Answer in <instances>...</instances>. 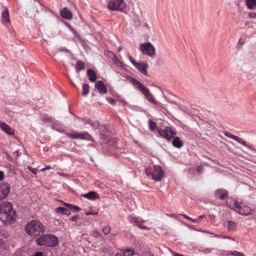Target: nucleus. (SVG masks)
<instances>
[{
    "instance_id": "obj_1",
    "label": "nucleus",
    "mask_w": 256,
    "mask_h": 256,
    "mask_svg": "<svg viewBox=\"0 0 256 256\" xmlns=\"http://www.w3.org/2000/svg\"><path fill=\"white\" fill-rule=\"evenodd\" d=\"M16 212L12 204L8 202H3L0 204V220L6 224H12L16 220Z\"/></svg>"
},
{
    "instance_id": "obj_2",
    "label": "nucleus",
    "mask_w": 256,
    "mask_h": 256,
    "mask_svg": "<svg viewBox=\"0 0 256 256\" xmlns=\"http://www.w3.org/2000/svg\"><path fill=\"white\" fill-rule=\"evenodd\" d=\"M24 229L28 235L36 237L42 234L46 228L40 221L32 220L26 225Z\"/></svg>"
},
{
    "instance_id": "obj_3",
    "label": "nucleus",
    "mask_w": 256,
    "mask_h": 256,
    "mask_svg": "<svg viewBox=\"0 0 256 256\" xmlns=\"http://www.w3.org/2000/svg\"><path fill=\"white\" fill-rule=\"evenodd\" d=\"M127 80L133 84L136 88L138 89L144 96L148 101L153 104H158V102L154 99L149 89L142 83L130 76H127Z\"/></svg>"
},
{
    "instance_id": "obj_4",
    "label": "nucleus",
    "mask_w": 256,
    "mask_h": 256,
    "mask_svg": "<svg viewBox=\"0 0 256 256\" xmlns=\"http://www.w3.org/2000/svg\"><path fill=\"white\" fill-rule=\"evenodd\" d=\"M36 242L38 246L54 247L58 244V238L54 234H44L36 239Z\"/></svg>"
},
{
    "instance_id": "obj_5",
    "label": "nucleus",
    "mask_w": 256,
    "mask_h": 256,
    "mask_svg": "<svg viewBox=\"0 0 256 256\" xmlns=\"http://www.w3.org/2000/svg\"><path fill=\"white\" fill-rule=\"evenodd\" d=\"M230 207L241 215L248 216L251 214L252 211L248 206L242 202L240 203L236 200L234 201V204L230 206Z\"/></svg>"
},
{
    "instance_id": "obj_6",
    "label": "nucleus",
    "mask_w": 256,
    "mask_h": 256,
    "mask_svg": "<svg viewBox=\"0 0 256 256\" xmlns=\"http://www.w3.org/2000/svg\"><path fill=\"white\" fill-rule=\"evenodd\" d=\"M126 6L124 0H111L108 2V8L112 11L122 12Z\"/></svg>"
},
{
    "instance_id": "obj_7",
    "label": "nucleus",
    "mask_w": 256,
    "mask_h": 256,
    "mask_svg": "<svg viewBox=\"0 0 256 256\" xmlns=\"http://www.w3.org/2000/svg\"><path fill=\"white\" fill-rule=\"evenodd\" d=\"M159 135L168 140H171L176 134V132L172 127L166 126L164 128H160L158 131Z\"/></svg>"
},
{
    "instance_id": "obj_8",
    "label": "nucleus",
    "mask_w": 256,
    "mask_h": 256,
    "mask_svg": "<svg viewBox=\"0 0 256 256\" xmlns=\"http://www.w3.org/2000/svg\"><path fill=\"white\" fill-rule=\"evenodd\" d=\"M140 50L143 54L150 56H152L155 53V48L150 42L142 44L140 46Z\"/></svg>"
},
{
    "instance_id": "obj_9",
    "label": "nucleus",
    "mask_w": 256,
    "mask_h": 256,
    "mask_svg": "<svg viewBox=\"0 0 256 256\" xmlns=\"http://www.w3.org/2000/svg\"><path fill=\"white\" fill-rule=\"evenodd\" d=\"M128 59L134 64L135 68L138 69L140 72L144 74L145 76L148 75L146 71V69L148 68V64H147L144 62L141 63L136 62V61L130 56H128Z\"/></svg>"
},
{
    "instance_id": "obj_10",
    "label": "nucleus",
    "mask_w": 256,
    "mask_h": 256,
    "mask_svg": "<svg viewBox=\"0 0 256 256\" xmlns=\"http://www.w3.org/2000/svg\"><path fill=\"white\" fill-rule=\"evenodd\" d=\"M164 172L162 167L158 165L154 166V170L152 173V178L154 181H160L163 178Z\"/></svg>"
},
{
    "instance_id": "obj_11",
    "label": "nucleus",
    "mask_w": 256,
    "mask_h": 256,
    "mask_svg": "<svg viewBox=\"0 0 256 256\" xmlns=\"http://www.w3.org/2000/svg\"><path fill=\"white\" fill-rule=\"evenodd\" d=\"M10 185L6 182L0 184V201L6 198L10 193Z\"/></svg>"
},
{
    "instance_id": "obj_12",
    "label": "nucleus",
    "mask_w": 256,
    "mask_h": 256,
    "mask_svg": "<svg viewBox=\"0 0 256 256\" xmlns=\"http://www.w3.org/2000/svg\"><path fill=\"white\" fill-rule=\"evenodd\" d=\"M224 135L226 136L231 138L232 140L238 142V143H240L241 144H242V146L248 148L252 149L251 146H250L246 144V142L243 139L241 138H240L238 136H234L230 132H224Z\"/></svg>"
},
{
    "instance_id": "obj_13",
    "label": "nucleus",
    "mask_w": 256,
    "mask_h": 256,
    "mask_svg": "<svg viewBox=\"0 0 256 256\" xmlns=\"http://www.w3.org/2000/svg\"><path fill=\"white\" fill-rule=\"evenodd\" d=\"M128 220L130 223L134 224L140 229L146 230H150L148 227L144 226L140 224V222H142V220H140L138 218L130 216H128Z\"/></svg>"
},
{
    "instance_id": "obj_14",
    "label": "nucleus",
    "mask_w": 256,
    "mask_h": 256,
    "mask_svg": "<svg viewBox=\"0 0 256 256\" xmlns=\"http://www.w3.org/2000/svg\"><path fill=\"white\" fill-rule=\"evenodd\" d=\"M95 88L98 90L99 93L101 94H104L108 92L106 85L102 80H98L96 82L95 84Z\"/></svg>"
},
{
    "instance_id": "obj_15",
    "label": "nucleus",
    "mask_w": 256,
    "mask_h": 256,
    "mask_svg": "<svg viewBox=\"0 0 256 256\" xmlns=\"http://www.w3.org/2000/svg\"><path fill=\"white\" fill-rule=\"evenodd\" d=\"M215 196L220 200H224L228 197V192L224 189H217L214 192Z\"/></svg>"
},
{
    "instance_id": "obj_16",
    "label": "nucleus",
    "mask_w": 256,
    "mask_h": 256,
    "mask_svg": "<svg viewBox=\"0 0 256 256\" xmlns=\"http://www.w3.org/2000/svg\"><path fill=\"white\" fill-rule=\"evenodd\" d=\"M2 17V22L6 26L10 22V20L9 18V13L8 10L7 8H5L4 10L2 12L1 14Z\"/></svg>"
},
{
    "instance_id": "obj_17",
    "label": "nucleus",
    "mask_w": 256,
    "mask_h": 256,
    "mask_svg": "<svg viewBox=\"0 0 256 256\" xmlns=\"http://www.w3.org/2000/svg\"><path fill=\"white\" fill-rule=\"evenodd\" d=\"M81 196L90 200H95L100 198V195L94 191H91L82 194Z\"/></svg>"
},
{
    "instance_id": "obj_18",
    "label": "nucleus",
    "mask_w": 256,
    "mask_h": 256,
    "mask_svg": "<svg viewBox=\"0 0 256 256\" xmlns=\"http://www.w3.org/2000/svg\"><path fill=\"white\" fill-rule=\"evenodd\" d=\"M0 128L8 134L12 135L14 133L13 130L4 122H0Z\"/></svg>"
},
{
    "instance_id": "obj_19",
    "label": "nucleus",
    "mask_w": 256,
    "mask_h": 256,
    "mask_svg": "<svg viewBox=\"0 0 256 256\" xmlns=\"http://www.w3.org/2000/svg\"><path fill=\"white\" fill-rule=\"evenodd\" d=\"M60 14L63 18L70 20L72 18V14L71 12L66 8H64L60 11Z\"/></svg>"
},
{
    "instance_id": "obj_20",
    "label": "nucleus",
    "mask_w": 256,
    "mask_h": 256,
    "mask_svg": "<svg viewBox=\"0 0 256 256\" xmlns=\"http://www.w3.org/2000/svg\"><path fill=\"white\" fill-rule=\"evenodd\" d=\"M172 144L174 147L178 148H181L184 144L183 142L180 140V138L178 136H174L173 138Z\"/></svg>"
},
{
    "instance_id": "obj_21",
    "label": "nucleus",
    "mask_w": 256,
    "mask_h": 256,
    "mask_svg": "<svg viewBox=\"0 0 256 256\" xmlns=\"http://www.w3.org/2000/svg\"><path fill=\"white\" fill-rule=\"evenodd\" d=\"M55 212L57 214H66V216H70L71 214V212L69 210L62 206L58 207L56 208Z\"/></svg>"
},
{
    "instance_id": "obj_22",
    "label": "nucleus",
    "mask_w": 256,
    "mask_h": 256,
    "mask_svg": "<svg viewBox=\"0 0 256 256\" xmlns=\"http://www.w3.org/2000/svg\"><path fill=\"white\" fill-rule=\"evenodd\" d=\"M92 137L88 132H78V139L85 140L89 141H91Z\"/></svg>"
},
{
    "instance_id": "obj_23",
    "label": "nucleus",
    "mask_w": 256,
    "mask_h": 256,
    "mask_svg": "<svg viewBox=\"0 0 256 256\" xmlns=\"http://www.w3.org/2000/svg\"><path fill=\"white\" fill-rule=\"evenodd\" d=\"M87 75L89 78V80L92 82H94L96 80V76L94 72L92 69H88L87 70Z\"/></svg>"
},
{
    "instance_id": "obj_24",
    "label": "nucleus",
    "mask_w": 256,
    "mask_h": 256,
    "mask_svg": "<svg viewBox=\"0 0 256 256\" xmlns=\"http://www.w3.org/2000/svg\"><path fill=\"white\" fill-rule=\"evenodd\" d=\"M245 4L249 10H254L256 8V0H246Z\"/></svg>"
},
{
    "instance_id": "obj_25",
    "label": "nucleus",
    "mask_w": 256,
    "mask_h": 256,
    "mask_svg": "<svg viewBox=\"0 0 256 256\" xmlns=\"http://www.w3.org/2000/svg\"><path fill=\"white\" fill-rule=\"evenodd\" d=\"M52 128L61 133H63L65 132V128L62 125L59 124H54L52 126Z\"/></svg>"
},
{
    "instance_id": "obj_26",
    "label": "nucleus",
    "mask_w": 256,
    "mask_h": 256,
    "mask_svg": "<svg viewBox=\"0 0 256 256\" xmlns=\"http://www.w3.org/2000/svg\"><path fill=\"white\" fill-rule=\"evenodd\" d=\"M66 26H68L69 30L72 32L75 38L77 39L78 40H82L80 35L78 34V32H76L74 30V29L72 28V26L70 24L67 23Z\"/></svg>"
},
{
    "instance_id": "obj_27",
    "label": "nucleus",
    "mask_w": 256,
    "mask_h": 256,
    "mask_svg": "<svg viewBox=\"0 0 256 256\" xmlns=\"http://www.w3.org/2000/svg\"><path fill=\"white\" fill-rule=\"evenodd\" d=\"M112 60L113 64H114L116 66L122 69H123L124 68L123 63L121 61H120L116 56Z\"/></svg>"
},
{
    "instance_id": "obj_28",
    "label": "nucleus",
    "mask_w": 256,
    "mask_h": 256,
    "mask_svg": "<svg viewBox=\"0 0 256 256\" xmlns=\"http://www.w3.org/2000/svg\"><path fill=\"white\" fill-rule=\"evenodd\" d=\"M228 230L229 232L234 231L236 228V223L232 220H228Z\"/></svg>"
},
{
    "instance_id": "obj_29",
    "label": "nucleus",
    "mask_w": 256,
    "mask_h": 256,
    "mask_svg": "<svg viewBox=\"0 0 256 256\" xmlns=\"http://www.w3.org/2000/svg\"><path fill=\"white\" fill-rule=\"evenodd\" d=\"M84 68V63L82 60H78L76 62V69L77 72H80Z\"/></svg>"
},
{
    "instance_id": "obj_30",
    "label": "nucleus",
    "mask_w": 256,
    "mask_h": 256,
    "mask_svg": "<svg viewBox=\"0 0 256 256\" xmlns=\"http://www.w3.org/2000/svg\"><path fill=\"white\" fill-rule=\"evenodd\" d=\"M134 254L139 255L137 253H134V250L131 248L126 249L124 252V256H133Z\"/></svg>"
},
{
    "instance_id": "obj_31",
    "label": "nucleus",
    "mask_w": 256,
    "mask_h": 256,
    "mask_svg": "<svg viewBox=\"0 0 256 256\" xmlns=\"http://www.w3.org/2000/svg\"><path fill=\"white\" fill-rule=\"evenodd\" d=\"M66 135L72 139H78V132L76 131H72L71 132H66Z\"/></svg>"
},
{
    "instance_id": "obj_32",
    "label": "nucleus",
    "mask_w": 256,
    "mask_h": 256,
    "mask_svg": "<svg viewBox=\"0 0 256 256\" xmlns=\"http://www.w3.org/2000/svg\"><path fill=\"white\" fill-rule=\"evenodd\" d=\"M90 86L88 84H84L82 86V95L86 96L89 92Z\"/></svg>"
},
{
    "instance_id": "obj_33",
    "label": "nucleus",
    "mask_w": 256,
    "mask_h": 256,
    "mask_svg": "<svg viewBox=\"0 0 256 256\" xmlns=\"http://www.w3.org/2000/svg\"><path fill=\"white\" fill-rule=\"evenodd\" d=\"M88 124H90L92 128L94 130L98 129L100 126L99 122L96 120H95V121L89 120Z\"/></svg>"
},
{
    "instance_id": "obj_34",
    "label": "nucleus",
    "mask_w": 256,
    "mask_h": 256,
    "mask_svg": "<svg viewBox=\"0 0 256 256\" xmlns=\"http://www.w3.org/2000/svg\"><path fill=\"white\" fill-rule=\"evenodd\" d=\"M149 127L152 131H154L157 128V124L156 122H153L152 120L149 121Z\"/></svg>"
},
{
    "instance_id": "obj_35",
    "label": "nucleus",
    "mask_w": 256,
    "mask_h": 256,
    "mask_svg": "<svg viewBox=\"0 0 256 256\" xmlns=\"http://www.w3.org/2000/svg\"><path fill=\"white\" fill-rule=\"evenodd\" d=\"M104 54L106 56H107L108 58H111L112 60L116 56V55L114 54L110 50L106 51L104 52Z\"/></svg>"
},
{
    "instance_id": "obj_36",
    "label": "nucleus",
    "mask_w": 256,
    "mask_h": 256,
    "mask_svg": "<svg viewBox=\"0 0 256 256\" xmlns=\"http://www.w3.org/2000/svg\"><path fill=\"white\" fill-rule=\"evenodd\" d=\"M110 227L109 226H106L102 228V232L106 235L110 232Z\"/></svg>"
},
{
    "instance_id": "obj_37",
    "label": "nucleus",
    "mask_w": 256,
    "mask_h": 256,
    "mask_svg": "<svg viewBox=\"0 0 256 256\" xmlns=\"http://www.w3.org/2000/svg\"><path fill=\"white\" fill-rule=\"evenodd\" d=\"M184 218H186L192 222H196V223H198V220H196V218H195V219H193L191 218H190V216H188L186 214H182Z\"/></svg>"
},
{
    "instance_id": "obj_38",
    "label": "nucleus",
    "mask_w": 256,
    "mask_h": 256,
    "mask_svg": "<svg viewBox=\"0 0 256 256\" xmlns=\"http://www.w3.org/2000/svg\"><path fill=\"white\" fill-rule=\"evenodd\" d=\"M7 168L8 169V172L12 174H14V170L12 166L9 164L7 165Z\"/></svg>"
},
{
    "instance_id": "obj_39",
    "label": "nucleus",
    "mask_w": 256,
    "mask_h": 256,
    "mask_svg": "<svg viewBox=\"0 0 256 256\" xmlns=\"http://www.w3.org/2000/svg\"><path fill=\"white\" fill-rule=\"evenodd\" d=\"M107 101L112 105H114L116 104V100L112 98H107Z\"/></svg>"
},
{
    "instance_id": "obj_40",
    "label": "nucleus",
    "mask_w": 256,
    "mask_h": 256,
    "mask_svg": "<svg viewBox=\"0 0 256 256\" xmlns=\"http://www.w3.org/2000/svg\"><path fill=\"white\" fill-rule=\"evenodd\" d=\"M28 169L30 171L32 174H36V168H32V167L28 166Z\"/></svg>"
},
{
    "instance_id": "obj_41",
    "label": "nucleus",
    "mask_w": 256,
    "mask_h": 256,
    "mask_svg": "<svg viewBox=\"0 0 256 256\" xmlns=\"http://www.w3.org/2000/svg\"><path fill=\"white\" fill-rule=\"evenodd\" d=\"M92 236L95 238H98L100 236L101 234L97 230H94L92 232Z\"/></svg>"
},
{
    "instance_id": "obj_42",
    "label": "nucleus",
    "mask_w": 256,
    "mask_h": 256,
    "mask_svg": "<svg viewBox=\"0 0 256 256\" xmlns=\"http://www.w3.org/2000/svg\"><path fill=\"white\" fill-rule=\"evenodd\" d=\"M141 256H154V255L150 252L147 251L144 252Z\"/></svg>"
},
{
    "instance_id": "obj_43",
    "label": "nucleus",
    "mask_w": 256,
    "mask_h": 256,
    "mask_svg": "<svg viewBox=\"0 0 256 256\" xmlns=\"http://www.w3.org/2000/svg\"><path fill=\"white\" fill-rule=\"evenodd\" d=\"M248 16L251 18H256V13L254 12H250L248 14Z\"/></svg>"
},
{
    "instance_id": "obj_44",
    "label": "nucleus",
    "mask_w": 256,
    "mask_h": 256,
    "mask_svg": "<svg viewBox=\"0 0 256 256\" xmlns=\"http://www.w3.org/2000/svg\"><path fill=\"white\" fill-rule=\"evenodd\" d=\"M79 218H80L78 214H76V215H74V216H72L70 218V220L72 222H76Z\"/></svg>"
},
{
    "instance_id": "obj_45",
    "label": "nucleus",
    "mask_w": 256,
    "mask_h": 256,
    "mask_svg": "<svg viewBox=\"0 0 256 256\" xmlns=\"http://www.w3.org/2000/svg\"><path fill=\"white\" fill-rule=\"evenodd\" d=\"M145 172H146V174L148 176H152V172L150 171V170L148 168H145Z\"/></svg>"
},
{
    "instance_id": "obj_46",
    "label": "nucleus",
    "mask_w": 256,
    "mask_h": 256,
    "mask_svg": "<svg viewBox=\"0 0 256 256\" xmlns=\"http://www.w3.org/2000/svg\"><path fill=\"white\" fill-rule=\"evenodd\" d=\"M196 170L199 173H202L203 171V167L202 166H199L197 167Z\"/></svg>"
},
{
    "instance_id": "obj_47",
    "label": "nucleus",
    "mask_w": 256,
    "mask_h": 256,
    "mask_svg": "<svg viewBox=\"0 0 256 256\" xmlns=\"http://www.w3.org/2000/svg\"><path fill=\"white\" fill-rule=\"evenodd\" d=\"M4 174L3 171L0 170V181L2 180L4 178Z\"/></svg>"
},
{
    "instance_id": "obj_48",
    "label": "nucleus",
    "mask_w": 256,
    "mask_h": 256,
    "mask_svg": "<svg viewBox=\"0 0 256 256\" xmlns=\"http://www.w3.org/2000/svg\"><path fill=\"white\" fill-rule=\"evenodd\" d=\"M32 256H42V252H36Z\"/></svg>"
},
{
    "instance_id": "obj_49",
    "label": "nucleus",
    "mask_w": 256,
    "mask_h": 256,
    "mask_svg": "<svg viewBox=\"0 0 256 256\" xmlns=\"http://www.w3.org/2000/svg\"><path fill=\"white\" fill-rule=\"evenodd\" d=\"M72 209L75 210L76 212H78L80 210V208L79 206L75 205H74Z\"/></svg>"
},
{
    "instance_id": "obj_50",
    "label": "nucleus",
    "mask_w": 256,
    "mask_h": 256,
    "mask_svg": "<svg viewBox=\"0 0 256 256\" xmlns=\"http://www.w3.org/2000/svg\"><path fill=\"white\" fill-rule=\"evenodd\" d=\"M51 168H52L50 167V166H47L45 168H42L41 171L44 172V171H45L46 170H50Z\"/></svg>"
},
{
    "instance_id": "obj_51",
    "label": "nucleus",
    "mask_w": 256,
    "mask_h": 256,
    "mask_svg": "<svg viewBox=\"0 0 256 256\" xmlns=\"http://www.w3.org/2000/svg\"><path fill=\"white\" fill-rule=\"evenodd\" d=\"M4 244V241L3 239L0 238V247H2Z\"/></svg>"
},
{
    "instance_id": "obj_52",
    "label": "nucleus",
    "mask_w": 256,
    "mask_h": 256,
    "mask_svg": "<svg viewBox=\"0 0 256 256\" xmlns=\"http://www.w3.org/2000/svg\"><path fill=\"white\" fill-rule=\"evenodd\" d=\"M60 50L61 51H64V52H70L69 50H68L66 48H64V47L61 48H60Z\"/></svg>"
},
{
    "instance_id": "obj_53",
    "label": "nucleus",
    "mask_w": 256,
    "mask_h": 256,
    "mask_svg": "<svg viewBox=\"0 0 256 256\" xmlns=\"http://www.w3.org/2000/svg\"><path fill=\"white\" fill-rule=\"evenodd\" d=\"M204 217V215H201L198 218H196V220H198V222H199L200 221V220Z\"/></svg>"
},
{
    "instance_id": "obj_54",
    "label": "nucleus",
    "mask_w": 256,
    "mask_h": 256,
    "mask_svg": "<svg viewBox=\"0 0 256 256\" xmlns=\"http://www.w3.org/2000/svg\"><path fill=\"white\" fill-rule=\"evenodd\" d=\"M224 238L230 239V240H234V238H231L230 236H224Z\"/></svg>"
},
{
    "instance_id": "obj_55",
    "label": "nucleus",
    "mask_w": 256,
    "mask_h": 256,
    "mask_svg": "<svg viewBox=\"0 0 256 256\" xmlns=\"http://www.w3.org/2000/svg\"><path fill=\"white\" fill-rule=\"evenodd\" d=\"M73 206H74V205L68 204L66 206L69 208L70 209H72Z\"/></svg>"
},
{
    "instance_id": "obj_56",
    "label": "nucleus",
    "mask_w": 256,
    "mask_h": 256,
    "mask_svg": "<svg viewBox=\"0 0 256 256\" xmlns=\"http://www.w3.org/2000/svg\"><path fill=\"white\" fill-rule=\"evenodd\" d=\"M73 206H74V205L68 204L66 206L69 208L70 209H72Z\"/></svg>"
},
{
    "instance_id": "obj_57",
    "label": "nucleus",
    "mask_w": 256,
    "mask_h": 256,
    "mask_svg": "<svg viewBox=\"0 0 256 256\" xmlns=\"http://www.w3.org/2000/svg\"><path fill=\"white\" fill-rule=\"evenodd\" d=\"M69 111H70V114H73L74 116H76V117L78 118V119H82L76 116V115H75L74 114H73V113L72 112V111H70V109L69 110Z\"/></svg>"
},
{
    "instance_id": "obj_58",
    "label": "nucleus",
    "mask_w": 256,
    "mask_h": 256,
    "mask_svg": "<svg viewBox=\"0 0 256 256\" xmlns=\"http://www.w3.org/2000/svg\"><path fill=\"white\" fill-rule=\"evenodd\" d=\"M206 252H211V250L210 249V248H208L206 250Z\"/></svg>"
},
{
    "instance_id": "obj_59",
    "label": "nucleus",
    "mask_w": 256,
    "mask_h": 256,
    "mask_svg": "<svg viewBox=\"0 0 256 256\" xmlns=\"http://www.w3.org/2000/svg\"><path fill=\"white\" fill-rule=\"evenodd\" d=\"M114 256H122L121 254H116Z\"/></svg>"
},
{
    "instance_id": "obj_60",
    "label": "nucleus",
    "mask_w": 256,
    "mask_h": 256,
    "mask_svg": "<svg viewBox=\"0 0 256 256\" xmlns=\"http://www.w3.org/2000/svg\"><path fill=\"white\" fill-rule=\"evenodd\" d=\"M127 104H128L127 102H124V106H126V105H127Z\"/></svg>"
},
{
    "instance_id": "obj_61",
    "label": "nucleus",
    "mask_w": 256,
    "mask_h": 256,
    "mask_svg": "<svg viewBox=\"0 0 256 256\" xmlns=\"http://www.w3.org/2000/svg\"><path fill=\"white\" fill-rule=\"evenodd\" d=\"M63 204H64V206H67V205H68V203H66V202H63Z\"/></svg>"
},
{
    "instance_id": "obj_62",
    "label": "nucleus",
    "mask_w": 256,
    "mask_h": 256,
    "mask_svg": "<svg viewBox=\"0 0 256 256\" xmlns=\"http://www.w3.org/2000/svg\"><path fill=\"white\" fill-rule=\"evenodd\" d=\"M92 214V213H91V212H87L86 214V215H90V214Z\"/></svg>"
},
{
    "instance_id": "obj_63",
    "label": "nucleus",
    "mask_w": 256,
    "mask_h": 256,
    "mask_svg": "<svg viewBox=\"0 0 256 256\" xmlns=\"http://www.w3.org/2000/svg\"><path fill=\"white\" fill-rule=\"evenodd\" d=\"M15 153L17 154V155L18 156V150H16L14 152Z\"/></svg>"
},
{
    "instance_id": "obj_64",
    "label": "nucleus",
    "mask_w": 256,
    "mask_h": 256,
    "mask_svg": "<svg viewBox=\"0 0 256 256\" xmlns=\"http://www.w3.org/2000/svg\"><path fill=\"white\" fill-rule=\"evenodd\" d=\"M56 221H57L59 224H60V220H57Z\"/></svg>"
}]
</instances>
